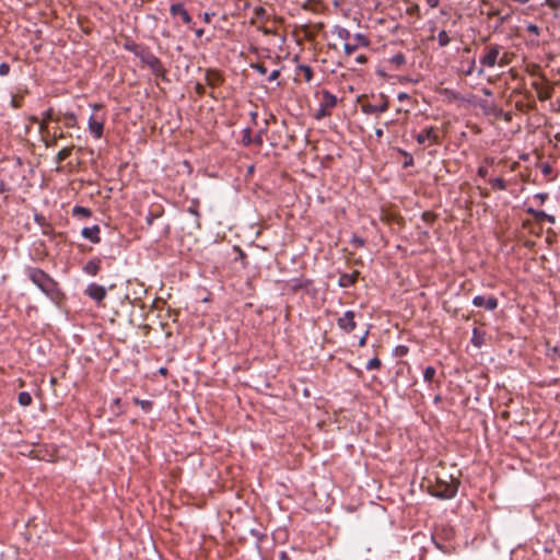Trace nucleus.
Returning a JSON list of instances; mask_svg holds the SVG:
<instances>
[{"mask_svg":"<svg viewBox=\"0 0 560 560\" xmlns=\"http://www.w3.org/2000/svg\"><path fill=\"white\" fill-rule=\"evenodd\" d=\"M27 276L30 280L46 295L51 296L57 289L55 280L39 268H27Z\"/></svg>","mask_w":560,"mask_h":560,"instance_id":"f257e3e1","label":"nucleus"},{"mask_svg":"<svg viewBox=\"0 0 560 560\" xmlns=\"http://www.w3.org/2000/svg\"><path fill=\"white\" fill-rule=\"evenodd\" d=\"M458 490V482L454 479L450 481L438 478L435 486L432 489V495L442 500L453 499Z\"/></svg>","mask_w":560,"mask_h":560,"instance_id":"f03ea898","label":"nucleus"},{"mask_svg":"<svg viewBox=\"0 0 560 560\" xmlns=\"http://www.w3.org/2000/svg\"><path fill=\"white\" fill-rule=\"evenodd\" d=\"M138 58L155 75H159L163 72L164 69H163L161 60L153 52H151L148 48H142V50L139 51V54H138Z\"/></svg>","mask_w":560,"mask_h":560,"instance_id":"7ed1b4c3","label":"nucleus"},{"mask_svg":"<svg viewBox=\"0 0 560 560\" xmlns=\"http://www.w3.org/2000/svg\"><path fill=\"white\" fill-rule=\"evenodd\" d=\"M370 45L365 35L357 33L349 42L345 43L343 50L347 56L353 54L359 47H368Z\"/></svg>","mask_w":560,"mask_h":560,"instance_id":"20e7f679","label":"nucleus"},{"mask_svg":"<svg viewBox=\"0 0 560 560\" xmlns=\"http://www.w3.org/2000/svg\"><path fill=\"white\" fill-rule=\"evenodd\" d=\"M501 47L499 45H491L485 56L479 59L482 67L492 68L497 65L500 57Z\"/></svg>","mask_w":560,"mask_h":560,"instance_id":"39448f33","label":"nucleus"},{"mask_svg":"<svg viewBox=\"0 0 560 560\" xmlns=\"http://www.w3.org/2000/svg\"><path fill=\"white\" fill-rule=\"evenodd\" d=\"M354 312L346 311L341 317L338 318L337 325L345 332H351L355 329L357 324L354 322Z\"/></svg>","mask_w":560,"mask_h":560,"instance_id":"423d86ee","label":"nucleus"},{"mask_svg":"<svg viewBox=\"0 0 560 560\" xmlns=\"http://www.w3.org/2000/svg\"><path fill=\"white\" fill-rule=\"evenodd\" d=\"M472 305L476 307H485L487 311H494L499 305V301L493 295L488 298L483 295H476L472 299Z\"/></svg>","mask_w":560,"mask_h":560,"instance_id":"0eeeda50","label":"nucleus"},{"mask_svg":"<svg viewBox=\"0 0 560 560\" xmlns=\"http://www.w3.org/2000/svg\"><path fill=\"white\" fill-rule=\"evenodd\" d=\"M170 13L173 18L179 16L182 19L183 23L188 26H191L194 24L191 15L185 9L183 3H173L170 7Z\"/></svg>","mask_w":560,"mask_h":560,"instance_id":"6e6552de","label":"nucleus"},{"mask_svg":"<svg viewBox=\"0 0 560 560\" xmlns=\"http://www.w3.org/2000/svg\"><path fill=\"white\" fill-rule=\"evenodd\" d=\"M416 140L419 144H424L425 141H430L431 144H436L439 142L438 135L435 132L434 127L430 126L423 129L416 136Z\"/></svg>","mask_w":560,"mask_h":560,"instance_id":"1a4fd4ad","label":"nucleus"},{"mask_svg":"<svg viewBox=\"0 0 560 560\" xmlns=\"http://www.w3.org/2000/svg\"><path fill=\"white\" fill-rule=\"evenodd\" d=\"M86 294L96 302H102L106 298V289L97 283H90L85 290Z\"/></svg>","mask_w":560,"mask_h":560,"instance_id":"9d476101","label":"nucleus"},{"mask_svg":"<svg viewBox=\"0 0 560 560\" xmlns=\"http://www.w3.org/2000/svg\"><path fill=\"white\" fill-rule=\"evenodd\" d=\"M337 103L338 97L335 94L330 93L328 90L320 91L319 105H322V107L331 112V109L337 106Z\"/></svg>","mask_w":560,"mask_h":560,"instance_id":"9b49d317","label":"nucleus"},{"mask_svg":"<svg viewBox=\"0 0 560 560\" xmlns=\"http://www.w3.org/2000/svg\"><path fill=\"white\" fill-rule=\"evenodd\" d=\"M88 128L94 139H101L104 130V121L96 120L94 115L92 114L88 120Z\"/></svg>","mask_w":560,"mask_h":560,"instance_id":"f8f14e48","label":"nucleus"},{"mask_svg":"<svg viewBox=\"0 0 560 560\" xmlns=\"http://www.w3.org/2000/svg\"><path fill=\"white\" fill-rule=\"evenodd\" d=\"M100 226L98 225H92V226H85L82 229L81 235L92 242L93 244H98L101 242L100 236Z\"/></svg>","mask_w":560,"mask_h":560,"instance_id":"ddd939ff","label":"nucleus"},{"mask_svg":"<svg viewBox=\"0 0 560 560\" xmlns=\"http://www.w3.org/2000/svg\"><path fill=\"white\" fill-rule=\"evenodd\" d=\"M388 108V102L387 101H383L382 103L380 104H364L362 105L361 109L364 114H381V113H384L386 112Z\"/></svg>","mask_w":560,"mask_h":560,"instance_id":"4468645a","label":"nucleus"},{"mask_svg":"<svg viewBox=\"0 0 560 560\" xmlns=\"http://www.w3.org/2000/svg\"><path fill=\"white\" fill-rule=\"evenodd\" d=\"M358 276V271H354L352 273H341L338 279V285L340 288H349L355 283Z\"/></svg>","mask_w":560,"mask_h":560,"instance_id":"2eb2a0df","label":"nucleus"},{"mask_svg":"<svg viewBox=\"0 0 560 560\" xmlns=\"http://www.w3.org/2000/svg\"><path fill=\"white\" fill-rule=\"evenodd\" d=\"M100 264V259H91L84 265L83 271L90 276H96L101 268Z\"/></svg>","mask_w":560,"mask_h":560,"instance_id":"dca6fc26","label":"nucleus"},{"mask_svg":"<svg viewBox=\"0 0 560 560\" xmlns=\"http://www.w3.org/2000/svg\"><path fill=\"white\" fill-rule=\"evenodd\" d=\"M312 283V280L305 278H293L291 280V289L292 291H298L301 289L307 288Z\"/></svg>","mask_w":560,"mask_h":560,"instance_id":"f3484780","label":"nucleus"},{"mask_svg":"<svg viewBox=\"0 0 560 560\" xmlns=\"http://www.w3.org/2000/svg\"><path fill=\"white\" fill-rule=\"evenodd\" d=\"M332 34L337 35V37L340 38L341 40H345V43H347L351 39L350 31L340 25H336L334 27Z\"/></svg>","mask_w":560,"mask_h":560,"instance_id":"a211bd4d","label":"nucleus"},{"mask_svg":"<svg viewBox=\"0 0 560 560\" xmlns=\"http://www.w3.org/2000/svg\"><path fill=\"white\" fill-rule=\"evenodd\" d=\"M302 73L305 82L310 83L313 79V69L307 65H299L296 67V74Z\"/></svg>","mask_w":560,"mask_h":560,"instance_id":"6ab92c4d","label":"nucleus"},{"mask_svg":"<svg viewBox=\"0 0 560 560\" xmlns=\"http://www.w3.org/2000/svg\"><path fill=\"white\" fill-rule=\"evenodd\" d=\"M444 94L450 98V100H456V101H462V102H466V103H470L471 102V98L472 96H469V97H464L462 96L459 93L453 91V90H445L444 91Z\"/></svg>","mask_w":560,"mask_h":560,"instance_id":"aec40b11","label":"nucleus"},{"mask_svg":"<svg viewBox=\"0 0 560 560\" xmlns=\"http://www.w3.org/2000/svg\"><path fill=\"white\" fill-rule=\"evenodd\" d=\"M18 401L21 406L27 407L32 404V396L28 392H21L18 396Z\"/></svg>","mask_w":560,"mask_h":560,"instance_id":"412c9836","label":"nucleus"},{"mask_svg":"<svg viewBox=\"0 0 560 560\" xmlns=\"http://www.w3.org/2000/svg\"><path fill=\"white\" fill-rule=\"evenodd\" d=\"M438 43L440 47H446L451 43V38L445 30L439 32Z\"/></svg>","mask_w":560,"mask_h":560,"instance_id":"4be33fe9","label":"nucleus"},{"mask_svg":"<svg viewBox=\"0 0 560 560\" xmlns=\"http://www.w3.org/2000/svg\"><path fill=\"white\" fill-rule=\"evenodd\" d=\"M389 62L395 65L396 67H401L402 65L406 63V57L404 54L398 52L389 58Z\"/></svg>","mask_w":560,"mask_h":560,"instance_id":"5701e85b","label":"nucleus"},{"mask_svg":"<svg viewBox=\"0 0 560 560\" xmlns=\"http://www.w3.org/2000/svg\"><path fill=\"white\" fill-rule=\"evenodd\" d=\"M124 48L130 52H133L136 57H138L139 51H141L143 47H139L133 40H127L124 44Z\"/></svg>","mask_w":560,"mask_h":560,"instance_id":"b1692460","label":"nucleus"},{"mask_svg":"<svg viewBox=\"0 0 560 560\" xmlns=\"http://www.w3.org/2000/svg\"><path fill=\"white\" fill-rule=\"evenodd\" d=\"M71 154V148H62L57 154H56V162L57 163H61L62 161H65L67 158H69Z\"/></svg>","mask_w":560,"mask_h":560,"instance_id":"393cba45","label":"nucleus"},{"mask_svg":"<svg viewBox=\"0 0 560 560\" xmlns=\"http://www.w3.org/2000/svg\"><path fill=\"white\" fill-rule=\"evenodd\" d=\"M435 374H436L435 368H433L431 365L427 366L424 369V371H423V380H424V382H428V383L432 382L434 376H435Z\"/></svg>","mask_w":560,"mask_h":560,"instance_id":"a878e982","label":"nucleus"},{"mask_svg":"<svg viewBox=\"0 0 560 560\" xmlns=\"http://www.w3.org/2000/svg\"><path fill=\"white\" fill-rule=\"evenodd\" d=\"M72 213L74 215H82L84 218H88V217L91 215V210L89 208H85V207L74 206L73 209H72Z\"/></svg>","mask_w":560,"mask_h":560,"instance_id":"bb28decb","label":"nucleus"},{"mask_svg":"<svg viewBox=\"0 0 560 560\" xmlns=\"http://www.w3.org/2000/svg\"><path fill=\"white\" fill-rule=\"evenodd\" d=\"M490 184L499 190L506 189V184H505L504 179L501 177H494V178L490 179Z\"/></svg>","mask_w":560,"mask_h":560,"instance_id":"cd10ccee","label":"nucleus"},{"mask_svg":"<svg viewBox=\"0 0 560 560\" xmlns=\"http://www.w3.org/2000/svg\"><path fill=\"white\" fill-rule=\"evenodd\" d=\"M252 142H253V139H252V130H250V128H249V127H246V128L243 130L242 143H243V145L247 147V145H249Z\"/></svg>","mask_w":560,"mask_h":560,"instance_id":"c85d7f7f","label":"nucleus"},{"mask_svg":"<svg viewBox=\"0 0 560 560\" xmlns=\"http://www.w3.org/2000/svg\"><path fill=\"white\" fill-rule=\"evenodd\" d=\"M330 115V112L327 110L326 108L322 107V105L318 104V108L317 110L314 113V118L316 120H322L323 118L327 117Z\"/></svg>","mask_w":560,"mask_h":560,"instance_id":"c756f323","label":"nucleus"},{"mask_svg":"<svg viewBox=\"0 0 560 560\" xmlns=\"http://www.w3.org/2000/svg\"><path fill=\"white\" fill-rule=\"evenodd\" d=\"M381 366V360L376 357L370 359L365 365L368 371L377 370Z\"/></svg>","mask_w":560,"mask_h":560,"instance_id":"7c9ffc66","label":"nucleus"},{"mask_svg":"<svg viewBox=\"0 0 560 560\" xmlns=\"http://www.w3.org/2000/svg\"><path fill=\"white\" fill-rule=\"evenodd\" d=\"M135 402L139 405L144 411H149L152 407V401L135 398Z\"/></svg>","mask_w":560,"mask_h":560,"instance_id":"2f4dec72","label":"nucleus"},{"mask_svg":"<svg viewBox=\"0 0 560 560\" xmlns=\"http://www.w3.org/2000/svg\"><path fill=\"white\" fill-rule=\"evenodd\" d=\"M249 67L256 70L261 75H265L267 73V68L259 62H252Z\"/></svg>","mask_w":560,"mask_h":560,"instance_id":"473e14b6","label":"nucleus"},{"mask_svg":"<svg viewBox=\"0 0 560 560\" xmlns=\"http://www.w3.org/2000/svg\"><path fill=\"white\" fill-rule=\"evenodd\" d=\"M351 244L354 245L355 247H363L365 242L362 237L354 235L351 238Z\"/></svg>","mask_w":560,"mask_h":560,"instance_id":"72a5a7b5","label":"nucleus"},{"mask_svg":"<svg viewBox=\"0 0 560 560\" xmlns=\"http://www.w3.org/2000/svg\"><path fill=\"white\" fill-rule=\"evenodd\" d=\"M30 119L33 122H38L39 124V131L40 132H45L46 131V129H47V122L46 121H43V120L39 121L38 117H36V116H32Z\"/></svg>","mask_w":560,"mask_h":560,"instance_id":"f704fd0d","label":"nucleus"},{"mask_svg":"<svg viewBox=\"0 0 560 560\" xmlns=\"http://www.w3.org/2000/svg\"><path fill=\"white\" fill-rule=\"evenodd\" d=\"M540 170L545 176H550L552 174V166L548 163L542 164Z\"/></svg>","mask_w":560,"mask_h":560,"instance_id":"c9c22d12","label":"nucleus"},{"mask_svg":"<svg viewBox=\"0 0 560 560\" xmlns=\"http://www.w3.org/2000/svg\"><path fill=\"white\" fill-rule=\"evenodd\" d=\"M280 73H281V70H280V69H275V70H272V71L269 73V75H268V78H267V81H268V82H272V81L277 80V79L279 78Z\"/></svg>","mask_w":560,"mask_h":560,"instance_id":"e433bc0d","label":"nucleus"},{"mask_svg":"<svg viewBox=\"0 0 560 560\" xmlns=\"http://www.w3.org/2000/svg\"><path fill=\"white\" fill-rule=\"evenodd\" d=\"M529 213H533L534 217L537 219V220H544L545 217H547V213L542 210H537V211H534L532 209L528 210Z\"/></svg>","mask_w":560,"mask_h":560,"instance_id":"4c0bfd02","label":"nucleus"},{"mask_svg":"<svg viewBox=\"0 0 560 560\" xmlns=\"http://www.w3.org/2000/svg\"><path fill=\"white\" fill-rule=\"evenodd\" d=\"M52 113H54L52 108H48L45 112H43V114H42L43 119L42 120L46 121V122L48 120H51L52 119Z\"/></svg>","mask_w":560,"mask_h":560,"instance_id":"58836bf2","label":"nucleus"},{"mask_svg":"<svg viewBox=\"0 0 560 560\" xmlns=\"http://www.w3.org/2000/svg\"><path fill=\"white\" fill-rule=\"evenodd\" d=\"M526 31L534 35H539V27L535 24H528L526 26Z\"/></svg>","mask_w":560,"mask_h":560,"instance_id":"ea45409f","label":"nucleus"},{"mask_svg":"<svg viewBox=\"0 0 560 560\" xmlns=\"http://www.w3.org/2000/svg\"><path fill=\"white\" fill-rule=\"evenodd\" d=\"M10 72V66L7 62L0 63V75H7Z\"/></svg>","mask_w":560,"mask_h":560,"instance_id":"a19ab883","label":"nucleus"},{"mask_svg":"<svg viewBox=\"0 0 560 560\" xmlns=\"http://www.w3.org/2000/svg\"><path fill=\"white\" fill-rule=\"evenodd\" d=\"M214 16V12H205L202 14V20L205 23H210L211 19Z\"/></svg>","mask_w":560,"mask_h":560,"instance_id":"79ce46f5","label":"nucleus"},{"mask_svg":"<svg viewBox=\"0 0 560 560\" xmlns=\"http://www.w3.org/2000/svg\"><path fill=\"white\" fill-rule=\"evenodd\" d=\"M548 197V194L546 192H538L534 196L535 199H539V201L542 203Z\"/></svg>","mask_w":560,"mask_h":560,"instance_id":"37998d69","label":"nucleus"},{"mask_svg":"<svg viewBox=\"0 0 560 560\" xmlns=\"http://www.w3.org/2000/svg\"><path fill=\"white\" fill-rule=\"evenodd\" d=\"M187 212L190 213L191 215H194L196 219L199 218V212H198V209L196 207H189L187 209Z\"/></svg>","mask_w":560,"mask_h":560,"instance_id":"c03bdc74","label":"nucleus"},{"mask_svg":"<svg viewBox=\"0 0 560 560\" xmlns=\"http://www.w3.org/2000/svg\"><path fill=\"white\" fill-rule=\"evenodd\" d=\"M368 335H369V329H366L365 332L363 334V336L360 338V340H359L360 347H363L365 345Z\"/></svg>","mask_w":560,"mask_h":560,"instance_id":"a18cd8bd","label":"nucleus"},{"mask_svg":"<svg viewBox=\"0 0 560 560\" xmlns=\"http://www.w3.org/2000/svg\"><path fill=\"white\" fill-rule=\"evenodd\" d=\"M155 218H156V215H154L153 213L150 212L145 217V221H147L148 225H152Z\"/></svg>","mask_w":560,"mask_h":560,"instance_id":"49530a36","label":"nucleus"},{"mask_svg":"<svg viewBox=\"0 0 560 560\" xmlns=\"http://www.w3.org/2000/svg\"><path fill=\"white\" fill-rule=\"evenodd\" d=\"M278 560H291L290 557L288 556V553L285 551H280L279 555H278Z\"/></svg>","mask_w":560,"mask_h":560,"instance_id":"de8ad7c7","label":"nucleus"},{"mask_svg":"<svg viewBox=\"0 0 560 560\" xmlns=\"http://www.w3.org/2000/svg\"><path fill=\"white\" fill-rule=\"evenodd\" d=\"M476 334H477V330L474 329V337H472L471 341L474 342L475 346L480 347L481 340H479V338L476 337Z\"/></svg>","mask_w":560,"mask_h":560,"instance_id":"09e8293b","label":"nucleus"},{"mask_svg":"<svg viewBox=\"0 0 560 560\" xmlns=\"http://www.w3.org/2000/svg\"><path fill=\"white\" fill-rule=\"evenodd\" d=\"M478 175L481 176V177H486L488 175V170L483 166H480L478 168Z\"/></svg>","mask_w":560,"mask_h":560,"instance_id":"8fccbe9b","label":"nucleus"},{"mask_svg":"<svg viewBox=\"0 0 560 560\" xmlns=\"http://www.w3.org/2000/svg\"><path fill=\"white\" fill-rule=\"evenodd\" d=\"M429 8H435L439 5L440 0H425Z\"/></svg>","mask_w":560,"mask_h":560,"instance_id":"3c124183","label":"nucleus"},{"mask_svg":"<svg viewBox=\"0 0 560 560\" xmlns=\"http://www.w3.org/2000/svg\"><path fill=\"white\" fill-rule=\"evenodd\" d=\"M474 68H475V60H472V61L470 62V66H469V67H468V69L465 71V74H466V75H470V74L472 73V71H474Z\"/></svg>","mask_w":560,"mask_h":560,"instance_id":"603ef678","label":"nucleus"},{"mask_svg":"<svg viewBox=\"0 0 560 560\" xmlns=\"http://www.w3.org/2000/svg\"><path fill=\"white\" fill-rule=\"evenodd\" d=\"M355 61H357L358 63H364V62H366V57H365L364 55H358V56L355 57Z\"/></svg>","mask_w":560,"mask_h":560,"instance_id":"864d4df0","label":"nucleus"},{"mask_svg":"<svg viewBox=\"0 0 560 560\" xmlns=\"http://www.w3.org/2000/svg\"><path fill=\"white\" fill-rule=\"evenodd\" d=\"M544 220H546L547 222H549V223H551V224H553V223L556 222L555 217H553V215H551V214H548V213H547V217H545V219H544Z\"/></svg>","mask_w":560,"mask_h":560,"instance_id":"5fc2aeb1","label":"nucleus"},{"mask_svg":"<svg viewBox=\"0 0 560 560\" xmlns=\"http://www.w3.org/2000/svg\"><path fill=\"white\" fill-rule=\"evenodd\" d=\"M383 135H384L383 129L377 128L375 130V136H376L377 139H381L383 137Z\"/></svg>","mask_w":560,"mask_h":560,"instance_id":"6e6d98bb","label":"nucleus"},{"mask_svg":"<svg viewBox=\"0 0 560 560\" xmlns=\"http://www.w3.org/2000/svg\"><path fill=\"white\" fill-rule=\"evenodd\" d=\"M397 98H398V101H404V100L408 98V94L405 92H401L398 94Z\"/></svg>","mask_w":560,"mask_h":560,"instance_id":"4d7b16f0","label":"nucleus"},{"mask_svg":"<svg viewBox=\"0 0 560 560\" xmlns=\"http://www.w3.org/2000/svg\"><path fill=\"white\" fill-rule=\"evenodd\" d=\"M195 35L197 38H200L203 35V30L202 28L195 30Z\"/></svg>","mask_w":560,"mask_h":560,"instance_id":"13d9d810","label":"nucleus"},{"mask_svg":"<svg viewBox=\"0 0 560 560\" xmlns=\"http://www.w3.org/2000/svg\"><path fill=\"white\" fill-rule=\"evenodd\" d=\"M412 164H413V159H412V156L409 155V159L407 161H405L404 166H410Z\"/></svg>","mask_w":560,"mask_h":560,"instance_id":"bf43d9fd","label":"nucleus"},{"mask_svg":"<svg viewBox=\"0 0 560 560\" xmlns=\"http://www.w3.org/2000/svg\"><path fill=\"white\" fill-rule=\"evenodd\" d=\"M497 63H498L499 66H501V67L506 66V61H505V59H503V58L498 59V62H497Z\"/></svg>","mask_w":560,"mask_h":560,"instance_id":"052dcab7","label":"nucleus"},{"mask_svg":"<svg viewBox=\"0 0 560 560\" xmlns=\"http://www.w3.org/2000/svg\"><path fill=\"white\" fill-rule=\"evenodd\" d=\"M254 141H255V143H257V144H261V143H262V138H261V136H260V135H258V136L255 138V140H254Z\"/></svg>","mask_w":560,"mask_h":560,"instance_id":"680f3d73","label":"nucleus"},{"mask_svg":"<svg viewBox=\"0 0 560 560\" xmlns=\"http://www.w3.org/2000/svg\"><path fill=\"white\" fill-rule=\"evenodd\" d=\"M101 107H102L101 104H93L92 105L93 112H96V110L101 109Z\"/></svg>","mask_w":560,"mask_h":560,"instance_id":"e2e57ef3","label":"nucleus"},{"mask_svg":"<svg viewBox=\"0 0 560 560\" xmlns=\"http://www.w3.org/2000/svg\"><path fill=\"white\" fill-rule=\"evenodd\" d=\"M483 94L488 95V96H491L492 92L489 89H483Z\"/></svg>","mask_w":560,"mask_h":560,"instance_id":"0e129e2a","label":"nucleus"},{"mask_svg":"<svg viewBox=\"0 0 560 560\" xmlns=\"http://www.w3.org/2000/svg\"><path fill=\"white\" fill-rule=\"evenodd\" d=\"M245 257V253L238 248V258H244Z\"/></svg>","mask_w":560,"mask_h":560,"instance_id":"69168bd1","label":"nucleus"},{"mask_svg":"<svg viewBox=\"0 0 560 560\" xmlns=\"http://www.w3.org/2000/svg\"><path fill=\"white\" fill-rule=\"evenodd\" d=\"M113 404H115V405H117V406H118V405L120 404V398H115V399L113 400Z\"/></svg>","mask_w":560,"mask_h":560,"instance_id":"338daca9","label":"nucleus"},{"mask_svg":"<svg viewBox=\"0 0 560 560\" xmlns=\"http://www.w3.org/2000/svg\"><path fill=\"white\" fill-rule=\"evenodd\" d=\"M477 74L478 75H482L483 74V68L478 69Z\"/></svg>","mask_w":560,"mask_h":560,"instance_id":"774afa93","label":"nucleus"}]
</instances>
